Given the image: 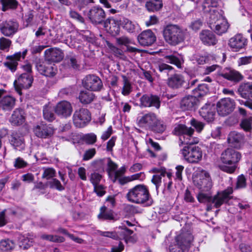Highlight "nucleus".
<instances>
[{
	"label": "nucleus",
	"instance_id": "nucleus-1",
	"mask_svg": "<svg viewBox=\"0 0 252 252\" xmlns=\"http://www.w3.org/2000/svg\"><path fill=\"white\" fill-rule=\"evenodd\" d=\"M126 198L130 202L150 206L153 199L147 187L144 185H138L128 190Z\"/></svg>",
	"mask_w": 252,
	"mask_h": 252
},
{
	"label": "nucleus",
	"instance_id": "nucleus-2",
	"mask_svg": "<svg viewBox=\"0 0 252 252\" xmlns=\"http://www.w3.org/2000/svg\"><path fill=\"white\" fill-rule=\"evenodd\" d=\"M241 158V154L232 148H227L221 155V161L224 164L230 165L228 166L223 165L220 169L229 173H233L236 168V164Z\"/></svg>",
	"mask_w": 252,
	"mask_h": 252
},
{
	"label": "nucleus",
	"instance_id": "nucleus-3",
	"mask_svg": "<svg viewBox=\"0 0 252 252\" xmlns=\"http://www.w3.org/2000/svg\"><path fill=\"white\" fill-rule=\"evenodd\" d=\"M163 34L166 42L171 45H177L184 40L183 32L176 25H167L163 29Z\"/></svg>",
	"mask_w": 252,
	"mask_h": 252
},
{
	"label": "nucleus",
	"instance_id": "nucleus-4",
	"mask_svg": "<svg viewBox=\"0 0 252 252\" xmlns=\"http://www.w3.org/2000/svg\"><path fill=\"white\" fill-rule=\"evenodd\" d=\"M194 184L202 191H208L212 187L211 177L208 172L198 169L193 175Z\"/></svg>",
	"mask_w": 252,
	"mask_h": 252
},
{
	"label": "nucleus",
	"instance_id": "nucleus-5",
	"mask_svg": "<svg viewBox=\"0 0 252 252\" xmlns=\"http://www.w3.org/2000/svg\"><path fill=\"white\" fill-rule=\"evenodd\" d=\"M181 152L185 160L190 163H197L202 158V152L198 146H185L181 150Z\"/></svg>",
	"mask_w": 252,
	"mask_h": 252
},
{
	"label": "nucleus",
	"instance_id": "nucleus-6",
	"mask_svg": "<svg viewBox=\"0 0 252 252\" xmlns=\"http://www.w3.org/2000/svg\"><path fill=\"white\" fill-rule=\"evenodd\" d=\"M232 192V188H227L221 192H218L217 194L212 197L211 205L207 206V211H211L213 207L218 208L222 204L227 203L230 200V195Z\"/></svg>",
	"mask_w": 252,
	"mask_h": 252
},
{
	"label": "nucleus",
	"instance_id": "nucleus-7",
	"mask_svg": "<svg viewBox=\"0 0 252 252\" xmlns=\"http://www.w3.org/2000/svg\"><path fill=\"white\" fill-rule=\"evenodd\" d=\"M33 81L32 74L23 73L14 82L15 89L19 95H22V90L28 89L31 87Z\"/></svg>",
	"mask_w": 252,
	"mask_h": 252
},
{
	"label": "nucleus",
	"instance_id": "nucleus-8",
	"mask_svg": "<svg viewBox=\"0 0 252 252\" xmlns=\"http://www.w3.org/2000/svg\"><path fill=\"white\" fill-rule=\"evenodd\" d=\"M27 53V50H25L22 52H16L13 55L6 56L5 61L3 62L4 66L11 72H14L17 69L18 62L21 59H24Z\"/></svg>",
	"mask_w": 252,
	"mask_h": 252
},
{
	"label": "nucleus",
	"instance_id": "nucleus-9",
	"mask_svg": "<svg viewBox=\"0 0 252 252\" xmlns=\"http://www.w3.org/2000/svg\"><path fill=\"white\" fill-rule=\"evenodd\" d=\"M91 120V115L87 109L80 108L76 110L73 116L74 125L77 127H83Z\"/></svg>",
	"mask_w": 252,
	"mask_h": 252
},
{
	"label": "nucleus",
	"instance_id": "nucleus-10",
	"mask_svg": "<svg viewBox=\"0 0 252 252\" xmlns=\"http://www.w3.org/2000/svg\"><path fill=\"white\" fill-rule=\"evenodd\" d=\"M83 87L91 91H99L103 88V83L100 78L95 75L89 74L82 80Z\"/></svg>",
	"mask_w": 252,
	"mask_h": 252
},
{
	"label": "nucleus",
	"instance_id": "nucleus-11",
	"mask_svg": "<svg viewBox=\"0 0 252 252\" xmlns=\"http://www.w3.org/2000/svg\"><path fill=\"white\" fill-rule=\"evenodd\" d=\"M19 28V24L16 20H0V32L5 36H13L18 32Z\"/></svg>",
	"mask_w": 252,
	"mask_h": 252
},
{
	"label": "nucleus",
	"instance_id": "nucleus-12",
	"mask_svg": "<svg viewBox=\"0 0 252 252\" xmlns=\"http://www.w3.org/2000/svg\"><path fill=\"white\" fill-rule=\"evenodd\" d=\"M235 107L234 100L230 98L226 97L221 99L217 102L216 109L220 115L225 116L232 112Z\"/></svg>",
	"mask_w": 252,
	"mask_h": 252
},
{
	"label": "nucleus",
	"instance_id": "nucleus-13",
	"mask_svg": "<svg viewBox=\"0 0 252 252\" xmlns=\"http://www.w3.org/2000/svg\"><path fill=\"white\" fill-rule=\"evenodd\" d=\"M88 16L92 24L99 25L104 21L106 15L104 10L101 7L94 6L90 9Z\"/></svg>",
	"mask_w": 252,
	"mask_h": 252
},
{
	"label": "nucleus",
	"instance_id": "nucleus-14",
	"mask_svg": "<svg viewBox=\"0 0 252 252\" xmlns=\"http://www.w3.org/2000/svg\"><path fill=\"white\" fill-rule=\"evenodd\" d=\"M54 111L58 116L63 118H67L71 116L73 109L70 102L63 100L57 103Z\"/></svg>",
	"mask_w": 252,
	"mask_h": 252
},
{
	"label": "nucleus",
	"instance_id": "nucleus-15",
	"mask_svg": "<svg viewBox=\"0 0 252 252\" xmlns=\"http://www.w3.org/2000/svg\"><path fill=\"white\" fill-rule=\"evenodd\" d=\"M33 132L38 137L47 138L53 134L54 129L50 125L41 124L34 127Z\"/></svg>",
	"mask_w": 252,
	"mask_h": 252
},
{
	"label": "nucleus",
	"instance_id": "nucleus-16",
	"mask_svg": "<svg viewBox=\"0 0 252 252\" xmlns=\"http://www.w3.org/2000/svg\"><path fill=\"white\" fill-rule=\"evenodd\" d=\"M44 55L46 60L51 62H60L64 57L63 51L58 48L48 49L44 52Z\"/></svg>",
	"mask_w": 252,
	"mask_h": 252
},
{
	"label": "nucleus",
	"instance_id": "nucleus-17",
	"mask_svg": "<svg viewBox=\"0 0 252 252\" xmlns=\"http://www.w3.org/2000/svg\"><path fill=\"white\" fill-rule=\"evenodd\" d=\"M228 44L233 51L238 52L246 46L247 39L242 34H237L229 39Z\"/></svg>",
	"mask_w": 252,
	"mask_h": 252
},
{
	"label": "nucleus",
	"instance_id": "nucleus-18",
	"mask_svg": "<svg viewBox=\"0 0 252 252\" xmlns=\"http://www.w3.org/2000/svg\"><path fill=\"white\" fill-rule=\"evenodd\" d=\"M140 100V105L145 107H155L158 109L160 106L159 97L156 95L144 94Z\"/></svg>",
	"mask_w": 252,
	"mask_h": 252
},
{
	"label": "nucleus",
	"instance_id": "nucleus-19",
	"mask_svg": "<svg viewBox=\"0 0 252 252\" xmlns=\"http://www.w3.org/2000/svg\"><path fill=\"white\" fill-rule=\"evenodd\" d=\"M157 116L152 112H150L139 117L137 119L138 126L146 129H149L157 121Z\"/></svg>",
	"mask_w": 252,
	"mask_h": 252
},
{
	"label": "nucleus",
	"instance_id": "nucleus-20",
	"mask_svg": "<svg viewBox=\"0 0 252 252\" xmlns=\"http://www.w3.org/2000/svg\"><path fill=\"white\" fill-rule=\"evenodd\" d=\"M139 44L143 46L152 45L156 41V36L150 30L142 32L137 37Z\"/></svg>",
	"mask_w": 252,
	"mask_h": 252
},
{
	"label": "nucleus",
	"instance_id": "nucleus-21",
	"mask_svg": "<svg viewBox=\"0 0 252 252\" xmlns=\"http://www.w3.org/2000/svg\"><path fill=\"white\" fill-rule=\"evenodd\" d=\"M219 75L235 83H238L243 79V75L239 72L229 68H225Z\"/></svg>",
	"mask_w": 252,
	"mask_h": 252
},
{
	"label": "nucleus",
	"instance_id": "nucleus-22",
	"mask_svg": "<svg viewBox=\"0 0 252 252\" xmlns=\"http://www.w3.org/2000/svg\"><path fill=\"white\" fill-rule=\"evenodd\" d=\"M216 107L214 104L206 103L199 110L200 115L208 122H211L214 119L216 114Z\"/></svg>",
	"mask_w": 252,
	"mask_h": 252
},
{
	"label": "nucleus",
	"instance_id": "nucleus-23",
	"mask_svg": "<svg viewBox=\"0 0 252 252\" xmlns=\"http://www.w3.org/2000/svg\"><path fill=\"white\" fill-rule=\"evenodd\" d=\"M192 240L193 236L190 233H183L178 235L176 237V242L182 250L178 252H183L184 250L188 249Z\"/></svg>",
	"mask_w": 252,
	"mask_h": 252
},
{
	"label": "nucleus",
	"instance_id": "nucleus-24",
	"mask_svg": "<svg viewBox=\"0 0 252 252\" xmlns=\"http://www.w3.org/2000/svg\"><path fill=\"white\" fill-rule=\"evenodd\" d=\"M228 27L226 20L222 17L218 19L214 23L213 22L210 23V28L218 35H221L226 32Z\"/></svg>",
	"mask_w": 252,
	"mask_h": 252
},
{
	"label": "nucleus",
	"instance_id": "nucleus-25",
	"mask_svg": "<svg viewBox=\"0 0 252 252\" xmlns=\"http://www.w3.org/2000/svg\"><path fill=\"white\" fill-rule=\"evenodd\" d=\"M198 99L194 95H188L182 98L180 108L183 111L194 109L197 105Z\"/></svg>",
	"mask_w": 252,
	"mask_h": 252
},
{
	"label": "nucleus",
	"instance_id": "nucleus-26",
	"mask_svg": "<svg viewBox=\"0 0 252 252\" xmlns=\"http://www.w3.org/2000/svg\"><path fill=\"white\" fill-rule=\"evenodd\" d=\"M199 37L202 43L207 46H214L218 42L216 35L208 30H202L199 34Z\"/></svg>",
	"mask_w": 252,
	"mask_h": 252
},
{
	"label": "nucleus",
	"instance_id": "nucleus-27",
	"mask_svg": "<svg viewBox=\"0 0 252 252\" xmlns=\"http://www.w3.org/2000/svg\"><path fill=\"white\" fill-rule=\"evenodd\" d=\"M244 135L236 131H231L227 137L228 142L235 148H240L244 142Z\"/></svg>",
	"mask_w": 252,
	"mask_h": 252
},
{
	"label": "nucleus",
	"instance_id": "nucleus-28",
	"mask_svg": "<svg viewBox=\"0 0 252 252\" xmlns=\"http://www.w3.org/2000/svg\"><path fill=\"white\" fill-rule=\"evenodd\" d=\"M185 83L183 76L178 74L172 75L167 80L168 86L173 89H179L183 87Z\"/></svg>",
	"mask_w": 252,
	"mask_h": 252
},
{
	"label": "nucleus",
	"instance_id": "nucleus-29",
	"mask_svg": "<svg viewBox=\"0 0 252 252\" xmlns=\"http://www.w3.org/2000/svg\"><path fill=\"white\" fill-rule=\"evenodd\" d=\"M238 91L242 97L252 101V83L241 84Z\"/></svg>",
	"mask_w": 252,
	"mask_h": 252
},
{
	"label": "nucleus",
	"instance_id": "nucleus-30",
	"mask_svg": "<svg viewBox=\"0 0 252 252\" xmlns=\"http://www.w3.org/2000/svg\"><path fill=\"white\" fill-rule=\"evenodd\" d=\"M24 111L22 109H16L10 119V122L13 125H22L25 121Z\"/></svg>",
	"mask_w": 252,
	"mask_h": 252
},
{
	"label": "nucleus",
	"instance_id": "nucleus-31",
	"mask_svg": "<svg viewBox=\"0 0 252 252\" xmlns=\"http://www.w3.org/2000/svg\"><path fill=\"white\" fill-rule=\"evenodd\" d=\"M15 98L11 96H5L0 101V107L4 111H10L15 106Z\"/></svg>",
	"mask_w": 252,
	"mask_h": 252
},
{
	"label": "nucleus",
	"instance_id": "nucleus-32",
	"mask_svg": "<svg viewBox=\"0 0 252 252\" xmlns=\"http://www.w3.org/2000/svg\"><path fill=\"white\" fill-rule=\"evenodd\" d=\"M10 143L16 150L23 151L25 149V145L24 138L23 137L19 136L17 133L12 134Z\"/></svg>",
	"mask_w": 252,
	"mask_h": 252
},
{
	"label": "nucleus",
	"instance_id": "nucleus-33",
	"mask_svg": "<svg viewBox=\"0 0 252 252\" xmlns=\"http://www.w3.org/2000/svg\"><path fill=\"white\" fill-rule=\"evenodd\" d=\"M66 65L74 69H79L80 68V63L76 55L71 53L67 55L65 59Z\"/></svg>",
	"mask_w": 252,
	"mask_h": 252
},
{
	"label": "nucleus",
	"instance_id": "nucleus-34",
	"mask_svg": "<svg viewBox=\"0 0 252 252\" xmlns=\"http://www.w3.org/2000/svg\"><path fill=\"white\" fill-rule=\"evenodd\" d=\"M78 98L80 101L84 104L91 103L95 98L94 94L88 91H81Z\"/></svg>",
	"mask_w": 252,
	"mask_h": 252
},
{
	"label": "nucleus",
	"instance_id": "nucleus-35",
	"mask_svg": "<svg viewBox=\"0 0 252 252\" xmlns=\"http://www.w3.org/2000/svg\"><path fill=\"white\" fill-rule=\"evenodd\" d=\"M121 229L120 231L117 232L119 236L120 237L118 240L124 239L126 243L129 241L131 238V235L133 233V231L126 227L125 223L122 226L119 227Z\"/></svg>",
	"mask_w": 252,
	"mask_h": 252
},
{
	"label": "nucleus",
	"instance_id": "nucleus-36",
	"mask_svg": "<svg viewBox=\"0 0 252 252\" xmlns=\"http://www.w3.org/2000/svg\"><path fill=\"white\" fill-rule=\"evenodd\" d=\"M15 244L13 241L9 239H4L0 241V252H8L14 249Z\"/></svg>",
	"mask_w": 252,
	"mask_h": 252
},
{
	"label": "nucleus",
	"instance_id": "nucleus-37",
	"mask_svg": "<svg viewBox=\"0 0 252 252\" xmlns=\"http://www.w3.org/2000/svg\"><path fill=\"white\" fill-rule=\"evenodd\" d=\"M19 247L23 250H27L32 245L33 239L29 236L20 235L18 237Z\"/></svg>",
	"mask_w": 252,
	"mask_h": 252
},
{
	"label": "nucleus",
	"instance_id": "nucleus-38",
	"mask_svg": "<svg viewBox=\"0 0 252 252\" xmlns=\"http://www.w3.org/2000/svg\"><path fill=\"white\" fill-rule=\"evenodd\" d=\"M1 4V10L6 11L8 10H15L18 5V2L17 0H0Z\"/></svg>",
	"mask_w": 252,
	"mask_h": 252
},
{
	"label": "nucleus",
	"instance_id": "nucleus-39",
	"mask_svg": "<svg viewBox=\"0 0 252 252\" xmlns=\"http://www.w3.org/2000/svg\"><path fill=\"white\" fill-rule=\"evenodd\" d=\"M146 7L149 11L155 12L160 9L162 7L161 0H150L146 3Z\"/></svg>",
	"mask_w": 252,
	"mask_h": 252
},
{
	"label": "nucleus",
	"instance_id": "nucleus-40",
	"mask_svg": "<svg viewBox=\"0 0 252 252\" xmlns=\"http://www.w3.org/2000/svg\"><path fill=\"white\" fill-rule=\"evenodd\" d=\"M116 21L113 18H108L104 22V26L109 28L113 35H118L120 32V27L116 25Z\"/></svg>",
	"mask_w": 252,
	"mask_h": 252
},
{
	"label": "nucleus",
	"instance_id": "nucleus-41",
	"mask_svg": "<svg viewBox=\"0 0 252 252\" xmlns=\"http://www.w3.org/2000/svg\"><path fill=\"white\" fill-rule=\"evenodd\" d=\"M98 218L105 220H113L114 219L113 211L111 210L108 209L104 206L100 208Z\"/></svg>",
	"mask_w": 252,
	"mask_h": 252
},
{
	"label": "nucleus",
	"instance_id": "nucleus-42",
	"mask_svg": "<svg viewBox=\"0 0 252 252\" xmlns=\"http://www.w3.org/2000/svg\"><path fill=\"white\" fill-rule=\"evenodd\" d=\"M174 133L180 137V136L188 134V133H193L194 129L191 127H188L184 125H179L174 128Z\"/></svg>",
	"mask_w": 252,
	"mask_h": 252
},
{
	"label": "nucleus",
	"instance_id": "nucleus-43",
	"mask_svg": "<svg viewBox=\"0 0 252 252\" xmlns=\"http://www.w3.org/2000/svg\"><path fill=\"white\" fill-rule=\"evenodd\" d=\"M209 92L208 85L205 84H201L198 85L197 87L193 90L194 95L197 97H200L207 94Z\"/></svg>",
	"mask_w": 252,
	"mask_h": 252
},
{
	"label": "nucleus",
	"instance_id": "nucleus-44",
	"mask_svg": "<svg viewBox=\"0 0 252 252\" xmlns=\"http://www.w3.org/2000/svg\"><path fill=\"white\" fill-rule=\"evenodd\" d=\"M157 69L160 73V75L163 77H167L168 76L169 73L172 71L174 68L166 63H159L158 65Z\"/></svg>",
	"mask_w": 252,
	"mask_h": 252
},
{
	"label": "nucleus",
	"instance_id": "nucleus-45",
	"mask_svg": "<svg viewBox=\"0 0 252 252\" xmlns=\"http://www.w3.org/2000/svg\"><path fill=\"white\" fill-rule=\"evenodd\" d=\"M193 133H188L184 136H180V140L182 143L187 145H193L198 142V139L192 136Z\"/></svg>",
	"mask_w": 252,
	"mask_h": 252
},
{
	"label": "nucleus",
	"instance_id": "nucleus-46",
	"mask_svg": "<svg viewBox=\"0 0 252 252\" xmlns=\"http://www.w3.org/2000/svg\"><path fill=\"white\" fill-rule=\"evenodd\" d=\"M120 24L129 32L132 33L135 31V24L127 18H123L122 20H120Z\"/></svg>",
	"mask_w": 252,
	"mask_h": 252
},
{
	"label": "nucleus",
	"instance_id": "nucleus-47",
	"mask_svg": "<svg viewBox=\"0 0 252 252\" xmlns=\"http://www.w3.org/2000/svg\"><path fill=\"white\" fill-rule=\"evenodd\" d=\"M43 115L44 119L49 122H52L55 119L54 109L51 107L45 106L43 110Z\"/></svg>",
	"mask_w": 252,
	"mask_h": 252
},
{
	"label": "nucleus",
	"instance_id": "nucleus-48",
	"mask_svg": "<svg viewBox=\"0 0 252 252\" xmlns=\"http://www.w3.org/2000/svg\"><path fill=\"white\" fill-rule=\"evenodd\" d=\"M252 118H245L242 120L240 126L246 132L251 133L252 130Z\"/></svg>",
	"mask_w": 252,
	"mask_h": 252
},
{
	"label": "nucleus",
	"instance_id": "nucleus-49",
	"mask_svg": "<svg viewBox=\"0 0 252 252\" xmlns=\"http://www.w3.org/2000/svg\"><path fill=\"white\" fill-rule=\"evenodd\" d=\"M165 125L157 118V121L154 124H153L150 129L155 132L161 133L165 130Z\"/></svg>",
	"mask_w": 252,
	"mask_h": 252
},
{
	"label": "nucleus",
	"instance_id": "nucleus-50",
	"mask_svg": "<svg viewBox=\"0 0 252 252\" xmlns=\"http://www.w3.org/2000/svg\"><path fill=\"white\" fill-rule=\"evenodd\" d=\"M217 0H204L202 4L203 10L204 12H211V8L216 7L218 6Z\"/></svg>",
	"mask_w": 252,
	"mask_h": 252
},
{
	"label": "nucleus",
	"instance_id": "nucleus-51",
	"mask_svg": "<svg viewBox=\"0 0 252 252\" xmlns=\"http://www.w3.org/2000/svg\"><path fill=\"white\" fill-rule=\"evenodd\" d=\"M197 198L199 202L203 203H207V206L211 205L212 196H211L209 193L200 192L197 195Z\"/></svg>",
	"mask_w": 252,
	"mask_h": 252
},
{
	"label": "nucleus",
	"instance_id": "nucleus-52",
	"mask_svg": "<svg viewBox=\"0 0 252 252\" xmlns=\"http://www.w3.org/2000/svg\"><path fill=\"white\" fill-rule=\"evenodd\" d=\"M41 238L53 242L61 243L64 241V238L63 237L57 235L42 234Z\"/></svg>",
	"mask_w": 252,
	"mask_h": 252
},
{
	"label": "nucleus",
	"instance_id": "nucleus-53",
	"mask_svg": "<svg viewBox=\"0 0 252 252\" xmlns=\"http://www.w3.org/2000/svg\"><path fill=\"white\" fill-rule=\"evenodd\" d=\"M47 185L49 186L51 189H55L59 191H62L64 189V188L62 185L60 181L56 178H53L49 181L46 183Z\"/></svg>",
	"mask_w": 252,
	"mask_h": 252
},
{
	"label": "nucleus",
	"instance_id": "nucleus-54",
	"mask_svg": "<svg viewBox=\"0 0 252 252\" xmlns=\"http://www.w3.org/2000/svg\"><path fill=\"white\" fill-rule=\"evenodd\" d=\"M123 79L124 86L123 87L122 93L124 95H127L131 92V85L126 77L125 76H123Z\"/></svg>",
	"mask_w": 252,
	"mask_h": 252
},
{
	"label": "nucleus",
	"instance_id": "nucleus-55",
	"mask_svg": "<svg viewBox=\"0 0 252 252\" xmlns=\"http://www.w3.org/2000/svg\"><path fill=\"white\" fill-rule=\"evenodd\" d=\"M167 63L176 65L178 68L182 67V62L177 57L173 55H168L165 57Z\"/></svg>",
	"mask_w": 252,
	"mask_h": 252
},
{
	"label": "nucleus",
	"instance_id": "nucleus-56",
	"mask_svg": "<svg viewBox=\"0 0 252 252\" xmlns=\"http://www.w3.org/2000/svg\"><path fill=\"white\" fill-rule=\"evenodd\" d=\"M11 41L8 38L2 37L0 38V49L8 51L11 45Z\"/></svg>",
	"mask_w": 252,
	"mask_h": 252
},
{
	"label": "nucleus",
	"instance_id": "nucleus-57",
	"mask_svg": "<svg viewBox=\"0 0 252 252\" xmlns=\"http://www.w3.org/2000/svg\"><path fill=\"white\" fill-rule=\"evenodd\" d=\"M108 48L113 54L117 57H121L123 55V52L122 50L114 46L113 44L107 42Z\"/></svg>",
	"mask_w": 252,
	"mask_h": 252
},
{
	"label": "nucleus",
	"instance_id": "nucleus-58",
	"mask_svg": "<svg viewBox=\"0 0 252 252\" xmlns=\"http://www.w3.org/2000/svg\"><path fill=\"white\" fill-rule=\"evenodd\" d=\"M82 139L86 143L93 144L96 141V135L93 133H88L84 135Z\"/></svg>",
	"mask_w": 252,
	"mask_h": 252
},
{
	"label": "nucleus",
	"instance_id": "nucleus-59",
	"mask_svg": "<svg viewBox=\"0 0 252 252\" xmlns=\"http://www.w3.org/2000/svg\"><path fill=\"white\" fill-rule=\"evenodd\" d=\"M246 185V179L245 177L243 174L239 175L237 179L236 188L237 189L245 188Z\"/></svg>",
	"mask_w": 252,
	"mask_h": 252
},
{
	"label": "nucleus",
	"instance_id": "nucleus-60",
	"mask_svg": "<svg viewBox=\"0 0 252 252\" xmlns=\"http://www.w3.org/2000/svg\"><path fill=\"white\" fill-rule=\"evenodd\" d=\"M251 63H252V56L242 57L238 60L239 66L248 65Z\"/></svg>",
	"mask_w": 252,
	"mask_h": 252
},
{
	"label": "nucleus",
	"instance_id": "nucleus-61",
	"mask_svg": "<svg viewBox=\"0 0 252 252\" xmlns=\"http://www.w3.org/2000/svg\"><path fill=\"white\" fill-rule=\"evenodd\" d=\"M99 234L102 236L111 238L115 240H118L120 238L117 232L114 231H100Z\"/></svg>",
	"mask_w": 252,
	"mask_h": 252
},
{
	"label": "nucleus",
	"instance_id": "nucleus-62",
	"mask_svg": "<svg viewBox=\"0 0 252 252\" xmlns=\"http://www.w3.org/2000/svg\"><path fill=\"white\" fill-rule=\"evenodd\" d=\"M55 170L53 168H46L44 170L42 177V178L49 179L55 176Z\"/></svg>",
	"mask_w": 252,
	"mask_h": 252
},
{
	"label": "nucleus",
	"instance_id": "nucleus-63",
	"mask_svg": "<svg viewBox=\"0 0 252 252\" xmlns=\"http://www.w3.org/2000/svg\"><path fill=\"white\" fill-rule=\"evenodd\" d=\"M102 176L98 173H92L90 177V181L93 184V186L99 185V183L101 180Z\"/></svg>",
	"mask_w": 252,
	"mask_h": 252
},
{
	"label": "nucleus",
	"instance_id": "nucleus-64",
	"mask_svg": "<svg viewBox=\"0 0 252 252\" xmlns=\"http://www.w3.org/2000/svg\"><path fill=\"white\" fill-rule=\"evenodd\" d=\"M57 68L51 65H47L43 75L47 77H53L56 74Z\"/></svg>",
	"mask_w": 252,
	"mask_h": 252
}]
</instances>
